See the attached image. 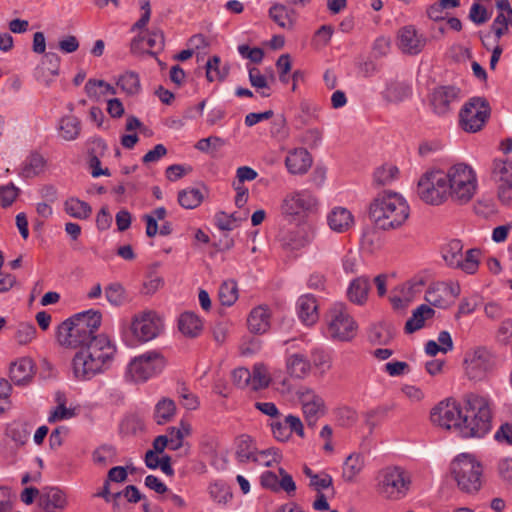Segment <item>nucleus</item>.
I'll list each match as a JSON object with an SVG mask.
<instances>
[{"mask_svg":"<svg viewBox=\"0 0 512 512\" xmlns=\"http://www.w3.org/2000/svg\"><path fill=\"white\" fill-rule=\"evenodd\" d=\"M115 354L111 340L104 334L97 335L72 358L74 377L84 381L104 373L111 367Z\"/></svg>","mask_w":512,"mask_h":512,"instance_id":"f257e3e1","label":"nucleus"},{"mask_svg":"<svg viewBox=\"0 0 512 512\" xmlns=\"http://www.w3.org/2000/svg\"><path fill=\"white\" fill-rule=\"evenodd\" d=\"M464 409L459 435L466 439H480L492 428V408L488 397L470 392L463 396Z\"/></svg>","mask_w":512,"mask_h":512,"instance_id":"f03ea898","label":"nucleus"},{"mask_svg":"<svg viewBox=\"0 0 512 512\" xmlns=\"http://www.w3.org/2000/svg\"><path fill=\"white\" fill-rule=\"evenodd\" d=\"M101 313L88 311L62 322L57 331V341L65 348L80 350L97 335Z\"/></svg>","mask_w":512,"mask_h":512,"instance_id":"7ed1b4c3","label":"nucleus"},{"mask_svg":"<svg viewBox=\"0 0 512 512\" xmlns=\"http://www.w3.org/2000/svg\"><path fill=\"white\" fill-rule=\"evenodd\" d=\"M409 212L403 196L392 191L378 194L369 208L370 218L383 230L401 227L407 221Z\"/></svg>","mask_w":512,"mask_h":512,"instance_id":"20e7f679","label":"nucleus"},{"mask_svg":"<svg viewBox=\"0 0 512 512\" xmlns=\"http://www.w3.org/2000/svg\"><path fill=\"white\" fill-rule=\"evenodd\" d=\"M449 200L457 205L472 201L478 191L476 171L466 163H457L446 171Z\"/></svg>","mask_w":512,"mask_h":512,"instance_id":"39448f33","label":"nucleus"},{"mask_svg":"<svg viewBox=\"0 0 512 512\" xmlns=\"http://www.w3.org/2000/svg\"><path fill=\"white\" fill-rule=\"evenodd\" d=\"M451 474L462 492L473 494L482 487L483 465L473 454L458 455L451 463Z\"/></svg>","mask_w":512,"mask_h":512,"instance_id":"423d86ee","label":"nucleus"},{"mask_svg":"<svg viewBox=\"0 0 512 512\" xmlns=\"http://www.w3.org/2000/svg\"><path fill=\"white\" fill-rule=\"evenodd\" d=\"M446 171L431 169L418 180L417 194L428 205L438 206L449 200Z\"/></svg>","mask_w":512,"mask_h":512,"instance_id":"0eeeda50","label":"nucleus"},{"mask_svg":"<svg viewBox=\"0 0 512 512\" xmlns=\"http://www.w3.org/2000/svg\"><path fill=\"white\" fill-rule=\"evenodd\" d=\"M328 335L335 341L347 342L357 333V324L343 303H335L326 315Z\"/></svg>","mask_w":512,"mask_h":512,"instance_id":"6e6552de","label":"nucleus"},{"mask_svg":"<svg viewBox=\"0 0 512 512\" xmlns=\"http://www.w3.org/2000/svg\"><path fill=\"white\" fill-rule=\"evenodd\" d=\"M410 486V474L400 467H387L379 473L378 492L386 499L399 500L403 498Z\"/></svg>","mask_w":512,"mask_h":512,"instance_id":"1a4fd4ad","label":"nucleus"},{"mask_svg":"<svg viewBox=\"0 0 512 512\" xmlns=\"http://www.w3.org/2000/svg\"><path fill=\"white\" fill-rule=\"evenodd\" d=\"M494 360L491 352L484 346L473 347L466 351L463 369L471 381H481L493 369Z\"/></svg>","mask_w":512,"mask_h":512,"instance_id":"9d476101","label":"nucleus"},{"mask_svg":"<svg viewBox=\"0 0 512 512\" xmlns=\"http://www.w3.org/2000/svg\"><path fill=\"white\" fill-rule=\"evenodd\" d=\"M489 115L490 107L485 98H471L460 111V126L468 133L478 132L483 128Z\"/></svg>","mask_w":512,"mask_h":512,"instance_id":"9b49d317","label":"nucleus"},{"mask_svg":"<svg viewBox=\"0 0 512 512\" xmlns=\"http://www.w3.org/2000/svg\"><path fill=\"white\" fill-rule=\"evenodd\" d=\"M463 409V399L447 398L431 410V421L441 428L459 432Z\"/></svg>","mask_w":512,"mask_h":512,"instance_id":"f8f14e48","label":"nucleus"},{"mask_svg":"<svg viewBox=\"0 0 512 512\" xmlns=\"http://www.w3.org/2000/svg\"><path fill=\"white\" fill-rule=\"evenodd\" d=\"M130 329L135 338L141 342H147L160 334L163 321L157 312L145 310L133 316Z\"/></svg>","mask_w":512,"mask_h":512,"instance_id":"ddd939ff","label":"nucleus"},{"mask_svg":"<svg viewBox=\"0 0 512 512\" xmlns=\"http://www.w3.org/2000/svg\"><path fill=\"white\" fill-rule=\"evenodd\" d=\"M165 365L164 357L156 352L149 351L134 358L128 367V373L136 382L146 381L159 373Z\"/></svg>","mask_w":512,"mask_h":512,"instance_id":"4468645a","label":"nucleus"},{"mask_svg":"<svg viewBox=\"0 0 512 512\" xmlns=\"http://www.w3.org/2000/svg\"><path fill=\"white\" fill-rule=\"evenodd\" d=\"M297 396L307 426L314 428L318 420L326 414L324 399L310 388H301Z\"/></svg>","mask_w":512,"mask_h":512,"instance_id":"2eb2a0df","label":"nucleus"},{"mask_svg":"<svg viewBox=\"0 0 512 512\" xmlns=\"http://www.w3.org/2000/svg\"><path fill=\"white\" fill-rule=\"evenodd\" d=\"M318 206L317 197L309 190L293 192L285 197L281 209L283 214L300 216L313 212Z\"/></svg>","mask_w":512,"mask_h":512,"instance_id":"dca6fc26","label":"nucleus"},{"mask_svg":"<svg viewBox=\"0 0 512 512\" xmlns=\"http://www.w3.org/2000/svg\"><path fill=\"white\" fill-rule=\"evenodd\" d=\"M269 451L257 452L253 440L247 436L242 435L237 439L236 458L240 463H247L253 461L260 465L271 466L270 461H262V457H266Z\"/></svg>","mask_w":512,"mask_h":512,"instance_id":"f3484780","label":"nucleus"},{"mask_svg":"<svg viewBox=\"0 0 512 512\" xmlns=\"http://www.w3.org/2000/svg\"><path fill=\"white\" fill-rule=\"evenodd\" d=\"M459 95V89L454 86H441L432 93L431 103L434 111L443 115L451 109V104L456 102Z\"/></svg>","mask_w":512,"mask_h":512,"instance_id":"a211bd4d","label":"nucleus"},{"mask_svg":"<svg viewBox=\"0 0 512 512\" xmlns=\"http://www.w3.org/2000/svg\"><path fill=\"white\" fill-rule=\"evenodd\" d=\"M59 66V56L52 52L46 53L35 70L37 80L43 82L46 86L50 85L53 77L59 73Z\"/></svg>","mask_w":512,"mask_h":512,"instance_id":"6ab92c4d","label":"nucleus"},{"mask_svg":"<svg viewBox=\"0 0 512 512\" xmlns=\"http://www.w3.org/2000/svg\"><path fill=\"white\" fill-rule=\"evenodd\" d=\"M285 165L291 174H305L312 165V157L306 149L298 148L288 153Z\"/></svg>","mask_w":512,"mask_h":512,"instance_id":"aec40b11","label":"nucleus"},{"mask_svg":"<svg viewBox=\"0 0 512 512\" xmlns=\"http://www.w3.org/2000/svg\"><path fill=\"white\" fill-rule=\"evenodd\" d=\"M34 375L33 361L21 358L10 365L9 376L16 385H24L31 381Z\"/></svg>","mask_w":512,"mask_h":512,"instance_id":"412c9836","label":"nucleus"},{"mask_svg":"<svg viewBox=\"0 0 512 512\" xmlns=\"http://www.w3.org/2000/svg\"><path fill=\"white\" fill-rule=\"evenodd\" d=\"M327 223L333 231L343 233L353 226L354 218L348 209L335 207L328 214Z\"/></svg>","mask_w":512,"mask_h":512,"instance_id":"4be33fe9","label":"nucleus"},{"mask_svg":"<svg viewBox=\"0 0 512 512\" xmlns=\"http://www.w3.org/2000/svg\"><path fill=\"white\" fill-rule=\"evenodd\" d=\"M399 48L408 54H417L423 48V41L419 39L413 26H406L400 29L398 33Z\"/></svg>","mask_w":512,"mask_h":512,"instance_id":"5701e85b","label":"nucleus"},{"mask_svg":"<svg viewBox=\"0 0 512 512\" xmlns=\"http://www.w3.org/2000/svg\"><path fill=\"white\" fill-rule=\"evenodd\" d=\"M370 281L366 276H359L353 279L347 289V297L350 302L357 305H364L368 300Z\"/></svg>","mask_w":512,"mask_h":512,"instance_id":"b1692460","label":"nucleus"},{"mask_svg":"<svg viewBox=\"0 0 512 512\" xmlns=\"http://www.w3.org/2000/svg\"><path fill=\"white\" fill-rule=\"evenodd\" d=\"M179 331L188 338H196L203 331V322L193 312H184L178 318Z\"/></svg>","mask_w":512,"mask_h":512,"instance_id":"393cba45","label":"nucleus"},{"mask_svg":"<svg viewBox=\"0 0 512 512\" xmlns=\"http://www.w3.org/2000/svg\"><path fill=\"white\" fill-rule=\"evenodd\" d=\"M40 506L48 512H58L67 506L66 495L57 488H51L40 495Z\"/></svg>","mask_w":512,"mask_h":512,"instance_id":"a878e982","label":"nucleus"},{"mask_svg":"<svg viewBox=\"0 0 512 512\" xmlns=\"http://www.w3.org/2000/svg\"><path fill=\"white\" fill-rule=\"evenodd\" d=\"M248 328L252 333L263 334L270 328V312L264 306L254 308L248 317Z\"/></svg>","mask_w":512,"mask_h":512,"instance_id":"bb28decb","label":"nucleus"},{"mask_svg":"<svg viewBox=\"0 0 512 512\" xmlns=\"http://www.w3.org/2000/svg\"><path fill=\"white\" fill-rule=\"evenodd\" d=\"M270 18L281 28L291 30L294 27L296 13L284 4L276 3L269 10Z\"/></svg>","mask_w":512,"mask_h":512,"instance_id":"cd10ccee","label":"nucleus"},{"mask_svg":"<svg viewBox=\"0 0 512 512\" xmlns=\"http://www.w3.org/2000/svg\"><path fill=\"white\" fill-rule=\"evenodd\" d=\"M298 307L299 317L305 325L311 326L317 322L319 318L318 305L313 296L304 295L300 297L298 300Z\"/></svg>","mask_w":512,"mask_h":512,"instance_id":"c85d7f7f","label":"nucleus"},{"mask_svg":"<svg viewBox=\"0 0 512 512\" xmlns=\"http://www.w3.org/2000/svg\"><path fill=\"white\" fill-rule=\"evenodd\" d=\"M176 411V403L170 398L163 397L154 407L153 419L158 425H164L173 420Z\"/></svg>","mask_w":512,"mask_h":512,"instance_id":"c756f323","label":"nucleus"},{"mask_svg":"<svg viewBox=\"0 0 512 512\" xmlns=\"http://www.w3.org/2000/svg\"><path fill=\"white\" fill-rule=\"evenodd\" d=\"M364 456L360 453L350 454L344 461L342 477L344 481L352 483L364 468Z\"/></svg>","mask_w":512,"mask_h":512,"instance_id":"7c9ffc66","label":"nucleus"},{"mask_svg":"<svg viewBox=\"0 0 512 512\" xmlns=\"http://www.w3.org/2000/svg\"><path fill=\"white\" fill-rule=\"evenodd\" d=\"M434 314L435 311L431 307L425 304L420 305L413 311L412 316L407 320L405 324V332L411 334L421 329L424 326L425 321L431 319Z\"/></svg>","mask_w":512,"mask_h":512,"instance_id":"2f4dec72","label":"nucleus"},{"mask_svg":"<svg viewBox=\"0 0 512 512\" xmlns=\"http://www.w3.org/2000/svg\"><path fill=\"white\" fill-rule=\"evenodd\" d=\"M286 369L290 376L304 378L310 372L311 364L304 355L294 353L287 358Z\"/></svg>","mask_w":512,"mask_h":512,"instance_id":"473e14b6","label":"nucleus"},{"mask_svg":"<svg viewBox=\"0 0 512 512\" xmlns=\"http://www.w3.org/2000/svg\"><path fill=\"white\" fill-rule=\"evenodd\" d=\"M58 131L63 140L73 141L80 135L81 122L73 115L64 116L59 121Z\"/></svg>","mask_w":512,"mask_h":512,"instance_id":"72a5a7b5","label":"nucleus"},{"mask_svg":"<svg viewBox=\"0 0 512 512\" xmlns=\"http://www.w3.org/2000/svg\"><path fill=\"white\" fill-rule=\"evenodd\" d=\"M84 89L87 96L95 101H99L106 95L116 94V89L104 80L89 79Z\"/></svg>","mask_w":512,"mask_h":512,"instance_id":"f704fd0d","label":"nucleus"},{"mask_svg":"<svg viewBox=\"0 0 512 512\" xmlns=\"http://www.w3.org/2000/svg\"><path fill=\"white\" fill-rule=\"evenodd\" d=\"M64 210L71 217L77 219H87L92 213V208L87 202L75 197H71L65 201Z\"/></svg>","mask_w":512,"mask_h":512,"instance_id":"c9c22d12","label":"nucleus"},{"mask_svg":"<svg viewBox=\"0 0 512 512\" xmlns=\"http://www.w3.org/2000/svg\"><path fill=\"white\" fill-rule=\"evenodd\" d=\"M480 258V249H469L466 251L465 255L461 257V260H459V265H455L454 268L461 269L466 274L473 275L479 269Z\"/></svg>","mask_w":512,"mask_h":512,"instance_id":"e433bc0d","label":"nucleus"},{"mask_svg":"<svg viewBox=\"0 0 512 512\" xmlns=\"http://www.w3.org/2000/svg\"><path fill=\"white\" fill-rule=\"evenodd\" d=\"M492 177L500 184L512 183V160H494L492 167Z\"/></svg>","mask_w":512,"mask_h":512,"instance_id":"4c0bfd02","label":"nucleus"},{"mask_svg":"<svg viewBox=\"0 0 512 512\" xmlns=\"http://www.w3.org/2000/svg\"><path fill=\"white\" fill-rule=\"evenodd\" d=\"M247 217V212L237 215L236 213L227 214L221 211L215 215V224L221 230L231 231L237 228L242 221L247 220Z\"/></svg>","mask_w":512,"mask_h":512,"instance_id":"58836bf2","label":"nucleus"},{"mask_svg":"<svg viewBox=\"0 0 512 512\" xmlns=\"http://www.w3.org/2000/svg\"><path fill=\"white\" fill-rule=\"evenodd\" d=\"M462 256L463 244L460 240H451L443 248V259L446 262V264L451 268H454L455 265H459V260H461Z\"/></svg>","mask_w":512,"mask_h":512,"instance_id":"ea45409f","label":"nucleus"},{"mask_svg":"<svg viewBox=\"0 0 512 512\" xmlns=\"http://www.w3.org/2000/svg\"><path fill=\"white\" fill-rule=\"evenodd\" d=\"M117 85L127 95H136L141 90L140 79L137 73L127 71L122 74L117 81Z\"/></svg>","mask_w":512,"mask_h":512,"instance_id":"a19ab883","label":"nucleus"},{"mask_svg":"<svg viewBox=\"0 0 512 512\" xmlns=\"http://www.w3.org/2000/svg\"><path fill=\"white\" fill-rule=\"evenodd\" d=\"M219 301L224 306H232L238 299V286L234 280L224 281L218 292Z\"/></svg>","mask_w":512,"mask_h":512,"instance_id":"79ce46f5","label":"nucleus"},{"mask_svg":"<svg viewBox=\"0 0 512 512\" xmlns=\"http://www.w3.org/2000/svg\"><path fill=\"white\" fill-rule=\"evenodd\" d=\"M271 381L270 374L263 364H256L251 372L250 389L257 391L266 388Z\"/></svg>","mask_w":512,"mask_h":512,"instance_id":"37998d69","label":"nucleus"},{"mask_svg":"<svg viewBox=\"0 0 512 512\" xmlns=\"http://www.w3.org/2000/svg\"><path fill=\"white\" fill-rule=\"evenodd\" d=\"M446 296H448L447 285L439 284L426 291L425 300L435 307L444 308L447 306Z\"/></svg>","mask_w":512,"mask_h":512,"instance_id":"c03bdc74","label":"nucleus"},{"mask_svg":"<svg viewBox=\"0 0 512 512\" xmlns=\"http://www.w3.org/2000/svg\"><path fill=\"white\" fill-rule=\"evenodd\" d=\"M423 282L409 283L407 287L402 290L403 296H394L391 298V303L395 309H405L412 301L414 293L420 291Z\"/></svg>","mask_w":512,"mask_h":512,"instance_id":"a18cd8bd","label":"nucleus"},{"mask_svg":"<svg viewBox=\"0 0 512 512\" xmlns=\"http://www.w3.org/2000/svg\"><path fill=\"white\" fill-rule=\"evenodd\" d=\"M56 402L57 407L51 412L48 421L56 422L64 419H70L75 415L74 409L66 407V398L65 395L61 392L56 393Z\"/></svg>","mask_w":512,"mask_h":512,"instance_id":"49530a36","label":"nucleus"},{"mask_svg":"<svg viewBox=\"0 0 512 512\" xmlns=\"http://www.w3.org/2000/svg\"><path fill=\"white\" fill-rule=\"evenodd\" d=\"M399 170L395 165L385 164L377 168L373 175L374 183L378 186L390 184L398 175Z\"/></svg>","mask_w":512,"mask_h":512,"instance_id":"de8ad7c7","label":"nucleus"},{"mask_svg":"<svg viewBox=\"0 0 512 512\" xmlns=\"http://www.w3.org/2000/svg\"><path fill=\"white\" fill-rule=\"evenodd\" d=\"M45 165L46 161L44 157L38 153H34L27 159L22 169V175L26 178L37 176L43 172Z\"/></svg>","mask_w":512,"mask_h":512,"instance_id":"09e8293b","label":"nucleus"},{"mask_svg":"<svg viewBox=\"0 0 512 512\" xmlns=\"http://www.w3.org/2000/svg\"><path fill=\"white\" fill-rule=\"evenodd\" d=\"M203 195L196 188L184 189L178 194L179 204L186 209H193L200 205Z\"/></svg>","mask_w":512,"mask_h":512,"instance_id":"8fccbe9b","label":"nucleus"},{"mask_svg":"<svg viewBox=\"0 0 512 512\" xmlns=\"http://www.w3.org/2000/svg\"><path fill=\"white\" fill-rule=\"evenodd\" d=\"M394 336V330L389 324H378L370 332V339L378 345L388 344Z\"/></svg>","mask_w":512,"mask_h":512,"instance_id":"3c124183","label":"nucleus"},{"mask_svg":"<svg viewBox=\"0 0 512 512\" xmlns=\"http://www.w3.org/2000/svg\"><path fill=\"white\" fill-rule=\"evenodd\" d=\"M304 474L310 479V487L316 491H321L322 489H327L332 486V477L328 474L313 473L307 466L304 467Z\"/></svg>","mask_w":512,"mask_h":512,"instance_id":"603ef678","label":"nucleus"},{"mask_svg":"<svg viewBox=\"0 0 512 512\" xmlns=\"http://www.w3.org/2000/svg\"><path fill=\"white\" fill-rule=\"evenodd\" d=\"M105 296L113 306H120L125 302L126 295L124 287L119 283H111L105 288Z\"/></svg>","mask_w":512,"mask_h":512,"instance_id":"864d4df0","label":"nucleus"},{"mask_svg":"<svg viewBox=\"0 0 512 512\" xmlns=\"http://www.w3.org/2000/svg\"><path fill=\"white\" fill-rule=\"evenodd\" d=\"M220 58L218 56L211 57L206 63V77L210 82L213 81H222L228 74L227 69H223L222 71L219 68Z\"/></svg>","mask_w":512,"mask_h":512,"instance_id":"5fc2aeb1","label":"nucleus"},{"mask_svg":"<svg viewBox=\"0 0 512 512\" xmlns=\"http://www.w3.org/2000/svg\"><path fill=\"white\" fill-rule=\"evenodd\" d=\"M410 95L408 86L401 83H391L385 92V98L389 102H400Z\"/></svg>","mask_w":512,"mask_h":512,"instance_id":"6e6d98bb","label":"nucleus"},{"mask_svg":"<svg viewBox=\"0 0 512 512\" xmlns=\"http://www.w3.org/2000/svg\"><path fill=\"white\" fill-rule=\"evenodd\" d=\"M249 80L251 85L256 89H261V96L269 97V85L267 78L261 74L260 70L256 67L249 69Z\"/></svg>","mask_w":512,"mask_h":512,"instance_id":"4d7b16f0","label":"nucleus"},{"mask_svg":"<svg viewBox=\"0 0 512 512\" xmlns=\"http://www.w3.org/2000/svg\"><path fill=\"white\" fill-rule=\"evenodd\" d=\"M116 452L112 446L103 445L93 453V460L100 466H107L115 461Z\"/></svg>","mask_w":512,"mask_h":512,"instance_id":"13d9d810","label":"nucleus"},{"mask_svg":"<svg viewBox=\"0 0 512 512\" xmlns=\"http://www.w3.org/2000/svg\"><path fill=\"white\" fill-rule=\"evenodd\" d=\"M167 432L168 439L183 442L185 437H189L192 434V426L189 422L181 420L177 427H169Z\"/></svg>","mask_w":512,"mask_h":512,"instance_id":"bf43d9fd","label":"nucleus"},{"mask_svg":"<svg viewBox=\"0 0 512 512\" xmlns=\"http://www.w3.org/2000/svg\"><path fill=\"white\" fill-rule=\"evenodd\" d=\"M272 434L274 438L280 442H287L290 440V431L287 427L285 418L283 420L276 419L270 424Z\"/></svg>","mask_w":512,"mask_h":512,"instance_id":"052dcab7","label":"nucleus"},{"mask_svg":"<svg viewBox=\"0 0 512 512\" xmlns=\"http://www.w3.org/2000/svg\"><path fill=\"white\" fill-rule=\"evenodd\" d=\"M18 195L19 189L13 183L0 186V199L2 207L6 208L11 206Z\"/></svg>","mask_w":512,"mask_h":512,"instance_id":"680f3d73","label":"nucleus"},{"mask_svg":"<svg viewBox=\"0 0 512 512\" xmlns=\"http://www.w3.org/2000/svg\"><path fill=\"white\" fill-rule=\"evenodd\" d=\"M271 134L278 139H285L288 137L287 121L284 115H278L271 124Z\"/></svg>","mask_w":512,"mask_h":512,"instance_id":"e2e57ef3","label":"nucleus"},{"mask_svg":"<svg viewBox=\"0 0 512 512\" xmlns=\"http://www.w3.org/2000/svg\"><path fill=\"white\" fill-rule=\"evenodd\" d=\"M36 334V328L32 324H20L16 332L17 342L21 345L31 342Z\"/></svg>","mask_w":512,"mask_h":512,"instance_id":"0e129e2a","label":"nucleus"},{"mask_svg":"<svg viewBox=\"0 0 512 512\" xmlns=\"http://www.w3.org/2000/svg\"><path fill=\"white\" fill-rule=\"evenodd\" d=\"M232 381L239 388H250L251 372L244 367H239L232 372Z\"/></svg>","mask_w":512,"mask_h":512,"instance_id":"69168bd1","label":"nucleus"},{"mask_svg":"<svg viewBox=\"0 0 512 512\" xmlns=\"http://www.w3.org/2000/svg\"><path fill=\"white\" fill-rule=\"evenodd\" d=\"M494 438L500 444L512 445V424L509 422L501 424Z\"/></svg>","mask_w":512,"mask_h":512,"instance_id":"338daca9","label":"nucleus"},{"mask_svg":"<svg viewBox=\"0 0 512 512\" xmlns=\"http://www.w3.org/2000/svg\"><path fill=\"white\" fill-rule=\"evenodd\" d=\"M497 340L507 345L512 338V319H506L501 322L497 334H496Z\"/></svg>","mask_w":512,"mask_h":512,"instance_id":"774afa93","label":"nucleus"}]
</instances>
